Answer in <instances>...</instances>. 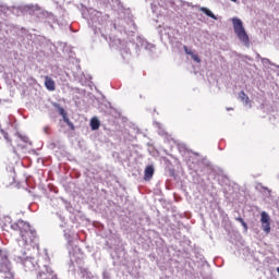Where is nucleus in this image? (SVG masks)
<instances>
[{
    "mask_svg": "<svg viewBox=\"0 0 279 279\" xmlns=\"http://www.w3.org/2000/svg\"><path fill=\"white\" fill-rule=\"evenodd\" d=\"M11 230L20 234L24 245L34 243V239H36V230L32 229V225L23 219L11 223Z\"/></svg>",
    "mask_w": 279,
    "mask_h": 279,
    "instance_id": "nucleus-1",
    "label": "nucleus"
},
{
    "mask_svg": "<svg viewBox=\"0 0 279 279\" xmlns=\"http://www.w3.org/2000/svg\"><path fill=\"white\" fill-rule=\"evenodd\" d=\"M0 274H4L5 278H14V271H12V262H10V253L0 248Z\"/></svg>",
    "mask_w": 279,
    "mask_h": 279,
    "instance_id": "nucleus-2",
    "label": "nucleus"
},
{
    "mask_svg": "<svg viewBox=\"0 0 279 279\" xmlns=\"http://www.w3.org/2000/svg\"><path fill=\"white\" fill-rule=\"evenodd\" d=\"M233 23V29L241 43L245 45V47H250V36L247 35V32H245V27H243V22L241 19L234 17L232 20Z\"/></svg>",
    "mask_w": 279,
    "mask_h": 279,
    "instance_id": "nucleus-3",
    "label": "nucleus"
},
{
    "mask_svg": "<svg viewBox=\"0 0 279 279\" xmlns=\"http://www.w3.org/2000/svg\"><path fill=\"white\" fill-rule=\"evenodd\" d=\"M260 223L262 230L265 232V234H269L271 232V218L266 211H262L260 214Z\"/></svg>",
    "mask_w": 279,
    "mask_h": 279,
    "instance_id": "nucleus-4",
    "label": "nucleus"
},
{
    "mask_svg": "<svg viewBox=\"0 0 279 279\" xmlns=\"http://www.w3.org/2000/svg\"><path fill=\"white\" fill-rule=\"evenodd\" d=\"M45 87L50 92L56 90V81L49 76H45Z\"/></svg>",
    "mask_w": 279,
    "mask_h": 279,
    "instance_id": "nucleus-5",
    "label": "nucleus"
},
{
    "mask_svg": "<svg viewBox=\"0 0 279 279\" xmlns=\"http://www.w3.org/2000/svg\"><path fill=\"white\" fill-rule=\"evenodd\" d=\"M154 178V166H147L144 172V180L149 182Z\"/></svg>",
    "mask_w": 279,
    "mask_h": 279,
    "instance_id": "nucleus-6",
    "label": "nucleus"
},
{
    "mask_svg": "<svg viewBox=\"0 0 279 279\" xmlns=\"http://www.w3.org/2000/svg\"><path fill=\"white\" fill-rule=\"evenodd\" d=\"M199 12H203L204 14H206V16H209V19H214V21H217V16L213 14V11H210L208 8L206 7H201L199 8Z\"/></svg>",
    "mask_w": 279,
    "mask_h": 279,
    "instance_id": "nucleus-7",
    "label": "nucleus"
},
{
    "mask_svg": "<svg viewBox=\"0 0 279 279\" xmlns=\"http://www.w3.org/2000/svg\"><path fill=\"white\" fill-rule=\"evenodd\" d=\"M54 108H57L59 114L63 118V121H65V119H69V117L66 116V111L64 110V108H62L60 105L56 104Z\"/></svg>",
    "mask_w": 279,
    "mask_h": 279,
    "instance_id": "nucleus-8",
    "label": "nucleus"
},
{
    "mask_svg": "<svg viewBox=\"0 0 279 279\" xmlns=\"http://www.w3.org/2000/svg\"><path fill=\"white\" fill-rule=\"evenodd\" d=\"M100 125H101V122H99V119H97V118H93L92 120H90V129L92 130H98L99 128H100Z\"/></svg>",
    "mask_w": 279,
    "mask_h": 279,
    "instance_id": "nucleus-9",
    "label": "nucleus"
},
{
    "mask_svg": "<svg viewBox=\"0 0 279 279\" xmlns=\"http://www.w3.org/2000/svg\"><path fill=\"white\" fill-rule=\"evenodd\" d=\"M239 98L241 99V101H244V104H250V97L246 96L245 92H240Z\"/></svg>",
    "mask_w": 279,
    "mask_h": 279,
    "instance_id": "nucleus-10",
    "label": "nucleus"
},
{
    "mask_svg": "<svg viewBox=\"0 0 279 279\" xmlns=\"http://www.w3.org/2000/svg\"><path fill=\"white\" fill-rule=\"evenodd\" d=\"M63 121H64V123H66V125H69L70 130H72V131L75 130V124H73V122H71V120H69V118Z\"/></svg>",
    "mask_w": 279,
    "mask_h": 279,
    "instance_id": "nucleus-11",
    "label": "nucleus"
},
{
    "mask_svg": "<svg viewBox=\"0 0 279 279\" xmlns=\"http://www.w3.org/2000/svg\"><path fill=\"white\" fill-rule=\"evenodd\" d=\"M192 60H194V62H197L199 64V62H202V59H199V56L192 53L191 54Z\"/></svg>",
    "mask_w": 279,
    "mask_h": 279,
    "instance_id": "nucleus-12",
    "label": "nucleus"
},
{
    "mask_svg": "<svg viewBox=\"0 0 279 279\" xmlns=\"http://www.w3.org/2000/svg\"><path fill=\"white\" fill-rule=\"evenodd\" d=\"M183 49L187 56H191L193 53V51L191 49H189V47H186V46H184Z\"/></svg>",
    "mask_w": 279,
    "mask_h": 279,
    "instance_id": "nucleus-13",
    "label": "nucleus"
},
{
    "mask_svg": "<svg viewBox=\"0 0 279 279\" xmlns=\"http://www.w3.org/2000/svg\"><path fill=\"white\" fill-rule=\"evenodd\" d=\"M242 227L244 228V230H247V223L246 222H242Z\"/></svg>",
    "mask_w": 279,
    "mask_h": 279,
    "instance_id": "nucleus-14",
    "label": "nucleus"
},
{
    "mask_svg": "<svg viewBox=\"0 0 279 279\" xmlns=\"http://www.w3.org/2000/svg\"><path fill=\"white\" fill-rule=\"evenodd\" d=\"M235 221H239L241 223V221H243V218L238 217V218H235Z\"/></svg>",
    "mask_w": 279,
    "mask_h": 279,
    "instance_id": "nucleus-15",
    "label": "nucleus"
},
{
    "mask_svg": "<svg viewBox=\"0 0 279 279\" xmlns=\"http://www.w3.org/2000/svg\"><path fill=\"white\" fill-rule=\"evenodd\" d=\"M230 1H232L233 3H236L238 0H230Z\"/></svg>",
    "mask_w": 279,
    "mask_h": 279,
    "instance_id": "nucleus-16",
    "label": "nucleus"
},
{
    "mask_svg": "<svg viewBox=\"0 0 279 279\" xmlns=\"http://www.w3.org/2000/svg\"><path fill=\"white\" fill-rule=\"evenodd\" d=\"M245 222V220H242L240 223L243 225Z\"/></svg>",
    "mask_w": 279,
    "mask_h": 279,
    "instance_id": "nucleus-17",
    "label": "nucleus"
}]
</instances>
